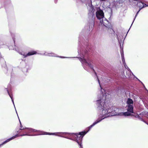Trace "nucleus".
<instances>
[{"label":"nucleus","instance_id":"nucleus-14","mask_svg":"<svg viewBox=\"0 0 148 148\" xmlns=\"http://www.w3.org/2000/svg\"><path fill=\"white\" fill-rule=\"evenodd\" d=\"M135 18H134V19H135ZM134 21H133V22H134ZM133 23H132V24Z\"/></svg>","mask_w":148,"mask_h":148},{"label":"nucleus","instance_id":"nucleus-12","mask_svg":"<svg viewBox=\"0 0 148 148\" xmlns=\"http://www.w3.org/2000/svg\"><path fill=\"white\" fill-rule=\"evenodd\" d=\"M60 58H66V57H62V56H60Z\"/></svg>","mask_w":148,"mask_h":148},{"label":"nucleus","instance_id":"nucleus-10","mask_svg":"<svg viewBox=\"0 0 148 148\" xmlns=\"http://www.w3.org/2000/svg\"><path fill=\"white\" fill-rule=\"evenodd\" d=\"M6 89H7V92H8V95L10 96V97L11 99L12 100V102H13V103L14 104V101H13V100L12 99V97L11 96L8 90V89H7L6 88Z\"/></svg>","mask_w":148,"mask_h":148},{"label":"nucleus","instance_id":"nucleus-13","mask_svg":"<svg viewBox=\"0 0 148 148\" xmlns=\"http://www.w3.org/2000/svg\"><path fill=\"white\" fill-rule=\"evenodd\" d=\"M117 38H118V40H119V37L118 36H117Z\"/></svg>","mask_w":148,"mask_h":148},{"label":"nucleus","instance_id":"nucleus-5","mask_svg":"<svg viewBox=\"0 0 148 148\" xmlns=\"http://www.w3.org/2000/svg\"><path fill=\"white\" fill-rule=\"evenodd\" d=\"M37 53L36 51H30L27 53H20V54L23 56L24 58H25L28 56L33 55L36 54Z\"/></svg>","mask_w":148,"mask_h":148},{"label":"nucleus","instance_id":"nucleus-8","mask_svg":"<svg viewBox=\"0 0 148 148\" xmlns=\"http://www.w3.org/2000/svg\"><path fill=\"white\" fill-rule=\"evenodd\" d=\"M126 69H127V71H126L127 75L129 77L131 75V73H132V74H133V73L130 70L127 66V68Z\"/></svg>","mask_w":148,"mask_h":148},{"label":"nucleus","instance_id":"nucleus-9","mask_svg":"<svg viewBox=\"0 0 148 148\" xmlns=\"http://www.w3.org/2000/svg\"><path fill=\"white\" fill-rule=\"evenodd\" d=\"M121 57L122 58V62L123 63V65L125 68H127V66L126 65L125 63V60L124 58L123 54H121Z\"/></svg>","mask_w":148,"mask_h":148},{"label":"nucleus","instance_id":"nucleus-6","mask_svg":"<svg viewBox=\"0 0 148 148\" xmlns=\"http://www.w3.org/2000/svg\"><path fill=\"white\" fill-rule=\"evenodd\" d=\"M143 3L141 2H138L137 3V5L139 7L140 10L138 12L136 13V17L137 15L138 14L139 12L140 11V10L143 8Z\"/></svg>","mask_w":148,"mask_h":148},{"label":"nucleus","instance_id":"nucleus-11","mask_svg":"<svg viewBox=\"0 0 148 148\" xmlns=\"http://www.w3.org/2000/svg\"><path fill=\"white\" fill-rule=\"evenodd\" d=\"M148 6V5H147V4H144L143 3V8L145 7H146Z\"/></svg>","mask_w":148,"mask_h":148},{"label":"nucleus","instance_id":"nucleus-1","mask_svg":"<svg viewBox=\"0 0 148 148\" xmlns=\"http://www.w3.org/2000/svg\"><path fill=\"white\" fill-rule=\"evenodd\" d=\"M98 81L101 88V94L97 96V99L96 101V104L97 106V108L100 112L98 119L95 121L88 128V130L86 132H88L92 127L97 123L100 122L102 120L108 117L113 116H129L132 113H133L132 104L133 101L131 99H128L127 101V112H120L121 109L114 108L111 109L109 105L106 103V100L108 98L109 95L105 90L102 89L99 79Z\"/></svg>","mask_w":148,"mask_h":148},{"label":"nucleus","instance_id":"nucleus-15","mask_svg":"<svg viewBox=\"0 0 148 148\" xmlns=\"http://www.w3.org/2000/svg\"><path fill=\"white\" fill-rule=\"evenodd\" d=\"M16 113H17V111H16Z\"/></svg>","mask_w":148,"mask_h":148},{"label":"nucleus","instance_id":"nucleus-4","mask_svg":"<svg viewBox=\"0 0 148 148\" xmlns=\"http://www.w3.org/2000/svg\"><path fill=\"white\" fill-rule=\"evenodd\" d=\"M82 58H79V60L80 62H82L84 68L87 70L86 66H88L90 67L91 69H92V66L91 62L90 60L88 58H87V60L86 59V57L84 56L82 57Z\"/></svg>","mask_w":148,"mask_h":148},{"label":"nucleus","instance_id":"nucleus-7","mask_svg":"<svg viewBox=\"0 0 148 148\" xmlns=\"http://www.w3.org/2000/svg\"><path fill=\"white\" fill-rule=\"evenodd\" d=\"M44 55L46 56H49L58 57L56 54L52 52L49 53L45 52L44 54Z\"/></svg>","mask_w":148,"mask_h":148},{"label":"nucleus","instance_id":"nucleus-2","mask_svg":"<svg viewBox=\"0 0 148 148\" xmlns=\"http://www.w3.org/2000/svg\"><path fill=\"white\" fill-rule=\"evenodd\" d=\"M20 122L21 125L19 132H21L20 131V130H25V131L23 132L24 134L20 135L16 134L15 136L7 139L2 144H0V147L6 144L11 140L19 136H33L48 134L57 136L74 140L77 142L79 145L80 148H82V146L81 145L82 141L83 136L86 134V132H79L78 134L77 133L74 134L73 133H69L67 132H62L49 133L47 132H44L39 130H36L30 128H22L21 123L20 121Z\"/></svg>","mask_w":148,"mask_h":148},{"label":"nucleus","instance_id":"nucleus-3","mask_svg":"<svg viewBox=\"0 0 148 148\" xmlns=\"http://www.w3.org/2000/svg\"><path fill=\"white\" fill-rule=\"evenodd\" d=\"M96 16L98 19L100 20V25L106 26L108 23L107 20L104 17V13L101 10H98L96 12Z\"/></svg>","mask_w":148,"mask_h":148}]
</instances>
